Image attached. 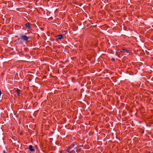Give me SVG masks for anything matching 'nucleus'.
<instances>
[{
	"instance_id": "f257e3e1",
	"label": "nucleus",
	"mask_w": 153,
	"mask_h": 153,
	"mask_svg": "<svg viewBox=\"0 0 153 153\" xmlns=\"http://www.w3.org/2000/svg\"><path fill=\"white\" fill-rule=\"evenodd\" d=\"M20 35V38H18L17 40L18 41H19L20 39H22L23 41H25L26 42H27L29 39L30 38L29 37L27 36L26 35H24L22 34H21Z\"/></svg>"
},
{
	"instance_id": "f03ea898",
	"label": "nucleus",
	"mask_w": 153,
	"mask_h": 153,
	"mask_svg": "<svg viewBox=\"0 0 153 153\" xmlns=\"http://www.w3.org/2000/svg\"><path fill=\"white\" fill-rule=\"evenodd\" d=\"M74 143L72 144L71 145L68 147L66 150L68 152H69V153H71L72 151L75 149V148H74Z\"/></svg>"
},
{
	"instance_id": "7ed1b4c3",
	"label": "nucleus",
	"mask_w": 153,
	"mask_h": 153,
	"mask_svg": "<svg viewBox=\"0 0 153 153\" xmlns=\"http://www.w3.org/2000/svg\"><path fill=\"white\" fill-rule=\"evenodd\" d=\"M129 52V51L128 49H122L120 50V53L122 54H124L126 52L128 53Z\"/></svg>"
},
{
	"instance_id": "20e7f679",
	"label": "nucleus",
	"mask_w": 153,
	"mask_h": 153,
	"mask_svg": "<svg viewBox=\"0 0 153 153\" xmlns=\"http://www.w3.org/2000/svg\"><path fill=\"white\" fill-rule=\"evenodd\" d=\"M63 35L62 34L58 35L56 36V41L61 40L63 37Z\"/></svg>"
},
{
	"instance_id": "39448f33",
	"label": "nucleus",
	"mask_w": 153,
	"mask_h": 153,
	"mask_svg": "<svg viewBox=\"0 0 153 153\" xmlns=\"http://www.w3.org/2000/svg\"><path fill=\"white\" fill-rule=\"evenodd\" d=\"M25 26L27 28H28L29 29H30L31 28L30 23L29 22H28L27 23L25 24Z\"/></svg>"
},
{
	"instance_id": "423d86ee",
	"label": "nucleus",
	"mask_w": 153,
	"mask_h": 153,
	"mask_svg": "<svg viewBox=\"0 0 153 153\" xmlns=\"http://www.w3.org/2000/svg\"><path fill=\"white\" fill-rule=\"evenodd\" d=\"M28 149L31 152H33L35 150L33 148V147L31 145H30L29 146Z\"/></svg>"
},
{
	"instance_id": "0eeeda50",
	"label": "nucleus",
	"mask_w": 153,
	"mask_h": 153,
	"mask_svg": "<svg viewBox=\"0 0 153 153\" xmlns=\"http://www.w3.org/2000/svg\"><path fill=\"white\" fill-rule=\"evenodd\" d=\"M20 91V90L18 89H17L15 91V93L17 95L19 96V95Z\"/></svg>"
},
{
	"instance_id": "6e6552de",
	"label": "nucleus",
	"mask_w": 153,
	"mask_h": 153,
	"mask_svg": "<svg viewBox=\"0 0 153 153\" xmlns=\"http://www.w3.org/2000/svg\"><path fill=\"white\" fill-rule=\"evenodd\" d=\"M111 61H115V59L114 58H112L111 59Z\"/></svg>"
},
{
	"instance_id": "1a4fd4ad",
	"label": "nucleus",
	"mask_w": 153,
	"mask_h": 153,
	"mask_svg": "<svg viewBox=\"0 0 153 153\" xmlns=\"http://www.w3.org/2000/svg\"><path fill=\"white\" fill-rule=\"evenodd\" d=\"M3 153H5V150H4L3 151Z\"/></svg>"
},
{
	"instance_id": "9d476101",
	"label": "nucleus",
	"mask_w": 153,
	"mask_h": 153,
	"mask_svg": "<svg viewBox=\"0 0 153 153\" xmlns=\"http://www.w3.org/2000/svg\"><path fill=\"white\" fill-rule=\"evenodd\" d=\"M27 34V33H25V35H26Z\"/></svg>"
},
{
	"instance_id": "9b49d317",
	"label": "nucleus",
	"mask_w": 153,
	"mask_h": 153,
	"mask_svg": "<svg viewBox=\"0 0 153 153\" xmlns=\"http://www.w3.org/2000/svg\"><path fill=\"white\" fill-rule=\"evenodd\" d=\"M15 37H18V36H15Z\"/></svg>"
}]
</instances>
